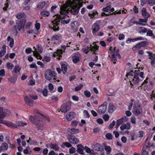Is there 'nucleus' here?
Here are the masks:
<instances>
[{
	"mask_svg": "<svg viewBox=\"0 0 155 155\" xmlns=\"http://www.w3.org/2000/svg\"><path fill=\"white\" fill-rule=\"evenodd\" d=\"M41 117L42 119H45L48 121H50V119L48 116H45L43 115L40 114L38 116H35L34 117L31 116H29V120L31 121L32 123L35 124L38 130H41L43 129L45 127L42 122L39 119L40 117Z\"/></svg>",
	"mask_w": 155,
	"mask_h": 155,
	"instance_id": "f03ea898",
	"label": "nucleus"
},
{
	"mask_svg": "<svg viewBox=\"0 0 155 155\" xmlns=\"http://www.w3.org/2000/svg\"><path fill=\"white\" fill-rule=\"evenodd\" d=\"M142 112V110L140 104L137 102H134L133 107V113L135 115H138Z\"/></svg>",
	"mask_w": 155,
	"mask_h": 155,
	"instance_id": "423d86ee",
	"label": "nucleus"
},
{
	"mask_svg": "<svg viewBox=\"0 0 155 155\" xmlns=\"http://www.w3.org/2000/svg\"><path fill=\"white\" fill-rule=\"evenodd\" d=\"M125 35L123 34H120L118 37V39L120 40H121L124 38Z\"/></svg>",
	"mask_w": 155,
	"mask_h": 155,
	"instance_id": "69168bd1",
	"label": "nucleus"
},
{
	"mask_svg": "<svg viewBox=\"0 0 155 155\" xmlns=\"http://www.w3.org/2000/svg\"><path fill=\"white\" fill-rule=\"evenodd\" d=\"M61 71L63 73L65 74L67 72V66L64 64H62L61 65Z\"/></svg>",
	"mask_w": 155,
	"mask_h": 155,
	"instance_id": "c85d7f7f",
	"label": "nucleus"
},
{
	"mask_svg": "<svg viewBox=\"0 0 155 155\" xmlns=\"http://www.w3.org/2000/svg\"><path fill=\"white\" fill-rule=\"evenodd\" d=\"M99 48V46H97L96 44L94 45V46H92L91 45L90 48L88 46L84 47L82 48V50L84 53L86 54L88 53V52L90 51L93 52V54H95V51L96 50H97Z\"/></svg>",
	"mask_w": 155,
	"mask_h": 155,
	"instance_id": "39448f33",
	"label": "nucleus"
},
{
	"mask_svg": "<svg viewBox=\"0 0 155 155\" xmlns=\"http://www.w3.org/2000/svg\"><path fill=\"white\" fill-rule=\"evenodd\" d=\"M43 61H45L46 62H49L50 60V57L48 56H45L44 58V59H43Z\"/></svg>",
	"mask_w": 155,
	"mask_h": 155,
	"instance_id": "13d9d810",
	"label": "nucleus"
},
{
	"mask_svg": "<svg viewBox=\"0 0 155 155\" xmlns=\"http://www.w3.org/2000/svg\"><path fill=\"white\" fill-rule=\"evenodd\" d=\"M141 14L143 16L144 18H148L150 15L149 13L147 12L146 9L145 8H143L141 10Z\"/></svg>",
	"mask_w": 155,
	"mask_h": 155,
	"instance_id": "6ab92c4d",
	"label": "nucleus"
},
{
	"mask_svg": "<svg viewBox=\"0 0 155 155\" xmlns=\"http://www.w3.org/2000/svg\"><path fill=\"white\" fill-rule=\"evenodd\" d=\"M83 113L84 116L86 118H89L90 117V114H89L88 111L87 110H84L83 111Z\"/></svg>",
	"mask_w": 155,
	"mask_h": 155,
	"instance_id": "37998d69",
	"label": "nucleus"
},
{
	"mask_svg": "<svg viewBox=\"0 0 155 155\" xmlns=\"http://www.w3.org/2000/svg\"><path fill=\"white\" fill-rule=\"evenodd\" d=\"M148 4L150 6H153L155 5V0H147Z\"/></svg>",
	"mask_w": 155,
	"mask_h": 155,
	"instance_id": "79ce46f5",
	"label": "nucleus"
},
{
	"mask_svg": "<svg viewBox=\"0 0 155 155\" xmlns=\"http://www.w3.org/2000/svg\"><path fill=\"white\" fill-rule=\"evenodd\" d=\"M84 95L86 97H90L91 96L90 92L87 91H85L84 92Z\"/></svg>",
	"mask_w": 155,
	"mask_h": 155,
	"instance_id": "6e6d98bb",
	"label": "nucleus"
},
{
	"mask_svg": "<svg viewBox=\"0 0 155 155\" xmlns=\"http://www.w3.org/2000/svg\"><path fill=\"white\" fill-rule=\"evenodd\" d=\"M10 114V110L7 109H4L0 115V118H2L6 116H8Z\"/></svg>",
	"mask_w": 155,
	"mask_h": 155,
	"instance_id": "2eb2a0df",
	"label": "nucleus"
},
{
	"mask_svg": "<svg viewBox=\"0 0 155 155\" xmlns=\"http://www.w3.org/2000/svg\"><path fill=\"white\" fill-rule=\"evenodd\" d=\"M45 2H42L39 4V5H37L36 9H39L42 8L45 5Z\"/></svg>",
	"mask_w": 155,
	"mask_h": 155,
	"instance_id": "2f4dec72",
	"label": "nucleus"
},
{
	"mask_svg": "<svg viewBox=\"0 0 155 155\" xmlns=\"http://www.w3.org/2000/svg\"><path fill=\"white\" fill-rule=\"evenodd\" d=\"M149 45L147 41H143L137 43L132 48L133 51H135L139 49H140L142 47H145Z\"/></svg>",
	"mask_w": 155,
	"mask_h": 155,
	"instance_id": "0eeeda50",
	"label": "nucleus"
},
{
	"mask_svg": "<svg viewBox=\"0 0 155 155\" xmlns=\"http://www.w3.org/2000/svg\"><path fill=\"white\" fill-rule=\"evenodd\" d=\"M128 118L126 116L122 117V118L119 119L117 121L116 127L118 128L119 126L123 123L126 122Z\"/></svg>",
	"mask_w": 155,
	"mask_h": 155,
	"instance_id": "f8f14e48",
	"label": "nucleus"
},
{
	"mask_svg": "<svg viewBox=\"0 0 155 155\" xmlns=\"http://www.w3.org/2000/svg\"><path fill=\"white\" fill-rule=\"evenodd\" d=\"M83 86V85L82 84H81L79 85L78 86H77L75 87V91H77L80 90L82 87Z\"/></svg>",
	"mask_w": 155,
	"mask_h": 155,
	"instance_id": "de8ad7c7",
	"label": "nucleus"
},
{
	"mask_svg": "<svg viewBox=\"0 0 155 155\" xmlns=\"http://www.w3.org/2000/svg\"><path fill=\"white\" fill-rule=\"evenodd\" d=\"M139 71H140L139 70L135 71L134 73V77H131L130 78V81L131 84L133 85L140 82Z\"/></svg>",
	"mask_w": 155,
	"mask_h": 155,
	"instance_id": "20e7f679",
	"label": "nucleus"
},
{
	"mask_svg": "<svg viewBox=\"0 0 155 155\" xmlns=\"http://www.w3.org/2000/svg\"><path fill=\"white\" fill-rule=\"evenodd\" d=\"M103 118L105 121H107L109 118V117L107 114H105L103 116Z\"/></svg>",
	"mask_w": 155,
	"mask_h": 155,
	"instance_id": "052dcab7",
	"label": "nucleus"
},
{
	"mask_svg": "<svg viewBox=\"0 0 155 155\" xmlns=\"http://www.w3.org/2000/svg\"><path fill=\"white\" fill-rule=\"evenodd\" d=\"M111 60L114 64H115L116 63L117 58L115 54H113L112 55V56L111 58Z\"/></svg>",
	"mask_w": 155,
	"mask_h": 155,
	"instance_id": "58836bf2",
	"label": "nucleus"
},
{
	"mask_svg": "<svg viewBox=\"0 0 155 155\" xmlns=\"http://www.w3.org/2000/svg\"><path fill=\"white\" fill-rule=\"evenodd\" d=\"M76 149L73 147H71L69 149V152L71 153H73L75 152Z\"/></svg>",
	"mask_w": 155,
	"mask_h": 155,
	"instance_id": "4d7b16f0",
	"label": "nucleus"
},
{
	"mask_svg": "<svg viewBox=\"0 0 155 155\" xmlns=\"http://www.w3.org/2000/svg\"><path fill=\"white\" fill-rule=\"evenodd\" d=\"M37 50L39 52L41 53L42 52L43 49L41 45H38L37 46Z\"/></svg>",
	"mask_w": 155,
	"mask_h": 155,
	"instance_id": "09e8293b",
	"label": "nucleus"
},
{
	"mask_svg": "<svg viewBox=\"0 0 155 155\" xmlns=\"http://www.w3.org/2000/svg\"><path fill=\"white\" fill-rule=\"evenodd\" d=\"M100 29L99 25L97 23H95L92 26V33L94 34L98 31Z\"/></svg>",
	"mask_w": 155,
	"mask_h": 155,
	"instance_id": "412c9836",
	"label": "nucleus"
},
{
	"mask_svg": "<svg viewBox=\"0 0 155 155\" xmlns=\"http://www.w3.org/2000/svg\"><path fill=\"white\" fill-rule=\"evenodd\" d=\"M143 132L142 131H140L139 132V134H138V136L140 138H142L143 136Z\"/></svg>",
	"mask_w": 155,
	"mask_h": 155,
	"instance_id": "338daca9",
	"label": "nucleus"
},
{
	"mask_svg": "<svg viewBox=\"0 0 155 155\" xmlns=\"http://www.w3.org/2000/svg\"><path fill=\"white\" fill-rule=\"evenodd\" d=\"M107 108V103L104 101L103 104L98 107L97 112L99 114L101 115L105 112Z\"/></svg>",
	"mask_w": 155,
	"mask_h": 155,
	"instance_id": "6e6552de",
	"label": "nucleus"
},
{
	"mask_svg": "<svg viewBox=\"0 0 155 155\" xmlns=\"http://www.w3.org/2000/svg\"><path fill=\"white\" fill-rule=\"evenodd\" d=\"M116 109L115 107L111 104H110L108 108V111L109 113H112Z\"/></svg>",
	"mask_w": 155,
	"mask_h": 155,
	"instance_id": "4be33fe9",
	"label": "nucleus"
},
{
	"mask_svg": "<svg viewBox=\"0 0 155 155\" xmlns=\"http://www.w3.org/2000/svg\"><path fill=\"white\" fill-rule=\"evenodd\" d=\"M48 88L49 90L51 91H52L53 90L54 87L53 85L51 83H49L48 84Z\"/></svg>",
	"mask_w": 155,
	"mask_h": 155,
	"instance_id": "0e129e2a",
	"label": "nucleus"
},
{
	"mask_svg": "<svg viewBox=\"0 0 155 155\" xmlns=\"http://www.w3.org/2000/svg\"><path fill=\"white\" fill-rule=\"evenodd\" d=\"M21 70V68L19 67V66H15V68L14 69V71H12V72H14L15 73H16L18 72H19Z\"/></svg>",
	"mask_w": 155,
	"mask_h": 155,
	"instance_id": "a19ab883",
	"label": "nucleus"
},
{
	"mask_svg": "<svg viewBox=\"0 0 155 155\" xmlns=\"http://www.w3.org/2000/svg\"><path fill=\"white\" fill-rule=\"evenodd\" d=\"M14 39L13 38H12L11 39V40H10L9 46L10 47L12 48L13 47L14 45Z\"/></svg>",
	"mask_w": 155,
	"mask_h": 155,
	"instance_id": "3c124183",
	"label": "nucleus"
},
{
	"mask_svg": "<svg viewBox=\"0 0 155 155\" xmlns=\"http://www.w3.org/2000/svg\"><path fill=\"white\" fill-rule=\"evenodd\" d=\"M40 14L43 16H48L50 15V13L48 11H43L41 12Z\"/></svg>",
	"mask_w": 155,
	"mask_h": 155,
	"instance_id": "72a5a7b5",
	"label": "nucleus"
},
{
	"mask_svg": "<svg viewBox=\"0 0 155 155\" xmlns=\"http://www.w3.org/2000/svg\"><path fill=\"white\" fill-rule=\"evenodd\" d=\"M82 1V0H74V1L73 2L72 5H71L70 6L67 11L66 10H61V14L67 15V12H69L72 15H77L79 12V9L83 5Z\"/></svg>",
	"mask_w": 155,
	"mask_h": 155,
	"instance_id": "f257e3e1",
	"label": "nucleus"
},
{
	"mask_svg": "<svg viewBox=\"0 0 155 155\" xmlns=\"http://www.w3.org/2000/svg\"><path fill=\"white\" fill-rule=\"evenodd\" d=\"M62 144L68 148L70 147L71 146V144L68 142L64 143Z\"/></svg>",
	"mask_w": 155,
	"mask_h": 155,
	"instance_id": "e2e57ef3",
	"label": "nucleus"
},
{
	"mask_svg": "<svg viewBox=\"0 0 155 155\" xmlns=\"http://www.w3.org/2000/svg\"><path fill=\"white\" fill-rule=\"evenodd\" d=\"M69 141L71 143L76 144L79 142V140L74 136H71L68 138Z\"/></svg>",
	"mask_w": 155,
	"mask_h": 155,
	"instance_id": "4468645a",
	"label": "nucleus"
},
{
	"mask_svg": "<svg viewBox=\"0 0 155 155\" xmlns=\"http://www.w3.org/2000/svg\"><path fill=\"white\" fill-rule=\"evenodd\" d=\"M131 127V125L129 123H127L126 124H123L120 127V128L121 130L124 129L129 130Z\"/></svg>",
	"mask_w": 155,
	"mask_h": 155,
	"instance_id": "aec40b11",
	"label": "nucleus"
},
{
	"mask_svg": "<svg viewBox=\"0 0 155 155\" xmlns=\"http://www.w3.org/2000/svg\"><path fill=\"white\" fill-rule=\"evenodd\" d=\"M76 115V114L74 112H70L68 113L66 116V118L68 121H70Z\"/></svg>",
	"mask_w": 155,
	"mask_h": 155,
	"instance_id": "dca6fc26",
	"label": "nucleus"
},
{
	"mask_svg": "<svg viewBox=\"0 0 155 155\" xmlns=\"http://www.w3.org/2000/svg\"><path fill=\"white\" fill-rule=\"evenodd\" d=\"M61 50H58L56 52H55L54 54L53 55L54 57L56 55H59L61 53Z\"/></svg>",
	"mask_w": 155,
	"mask_h": 155,
	"instance_id": "c03bdc74",
	"label": "nucleus"
},
{
	"mask_svg": "<svg viewBox=\"0 0 155 155\" xmlns=\"http://www.w3.org/2000/svg\"><path fill=\"white\" fill-rule=\"evenodd\" d=\"M67 16V15H58L57 16L59 20H60V19H64L65 18L66 16Z\"/></svg>",
	"mask_w": 155,
	"mask_h": 155,
	"instance_id": "a18cd8bd",
	"label": "nucleus"
},
{
	"mask_svg": "<svg viewBox=\"0 0 155 155\" xmlns=\"http://www.w3.org/2000/svg\"><path fill=\"white\" fill-rule=\"evenodd\" d=\"M26 22V20L24 19H22L20 21H17L16 22V27L17 29L19 31H21V29L24 30V26L25 22ZM14 29L15 31H16L17 34L18 33L16 26H14Z\"/></svg>",
	"mask_w": 155,
	"mask_h": 155,
	"instance_id": "7ed1b4c3",
	"label": "nucleus"
},
{
	"mask_svg": "<svg viewBox=\"0 0 155 155\" xmlns=\"http://www.w3.org/2000/svg\"><path fill=\"white\" fill-rule=\"evenodd\" d=\"M71 107V102L69 101L67 102L62 105L60 109L61 110L62 112L65 113L70 109Z\"/></svg>",
	"mask_w": 155,
	"mask_h": 155,
	"instance_id": "1a4fd4ad",
	"label": "nucleus"
},
{
	"mask_svg": "<svg viewBox=\"0 0 155 155\" xmlns=\"http://www.w3.org/2000/svg\"><path fill=\"white\" fill-rule=\"evenodd\" d=\"M37 98L38 97H24V100L25 103L27 105L32 106L33 104V99L36 100Z\"/></svg>",
	"mask_w": 155,
	"mask_h": 155,
	"instance_id": "9b49d317",
	"label": "nucleus"
},
{
	"mask_svg": "<svg viewBox=\"0 0 155 155\" xmlns=\"http://www.w3.org/2000/svg\"><path fill=\"white\" fill-rule=\"evenodd\" d=\"M3 123L9 127L12 128H16L18 127V125L16 124H15L6 121H4Z\"/></svg>",
	"mask_w": 155,
	"mask_h": 155,
	"instance_id": "f3484780",
	"label": "nucleus"
},
{
	"mask_svg": "<svg viewBox=\"0 0 155 155\" xmlns=\"http://www.w3.org/2000/svg\"><path fill=\"white\" fill-rule=\"evenodd\" d=\"M31 151L30 150V148L27 147L23 150V153L25 154H30L31 153Z\"/></svg>",
	"mask_w": 155,
	"mask_h": 155,
	"instance_id": "f704fd0d",
	"label": "nucleus"
},
{
	"mask_svg": "<svg viewBox=\"0 0 155 155\" xmlns=\"http://www.w3.org/2000/svg\"><path fill=\"white\" fill-rule=\"evenodd\" d=\"M49 146L51 149H53L55 151L58 150L59 149V147L56 144L50 143Z\"/></svg>",
	"mask_w": 155,
	"mask_h": 155,
	"instance_id": "b1692460",
	"label": "nucleus"
},
{
	"mask_svg": "<svg viewBox=\"0 0 155 155\" xmlns=\"http://www.w3.org/2000/svg\"><path fill=\"white\" fill-rule=\"evenodd\" d=\"M70 131V133L72 134H76L78 133L79 132V130L78 129H75L73 128H72L70 129V130H69Z\"/></svg>",
	"mask_w": 155,
	"mask_h": 155,
	"instance_id": "c9c22d12",
	"label": "nucleus"
},
{
	"mask_svg": "<svg viewBox=\"0 0 155 155\" xmlns=\"http://www.w3.org/2000/svg\"><path fill=\"white\" fill-rule=\"evenodd\" d=\"M111 8V6L110 5H109L107 6V7L104 8L102 9V10L103 11L105 12H108L109 11H110V8Z\"/></svg>",
	"mask_w": 155,
	"mask_h": 155,
	"instance_id": "ea45409f",
	"label": "nucleus"
},
{
	"mask_svg": "<svg viewBox=\"0 0 155 155\" xmlns=\"http://www.w3.org/2000/svg\"><path fill=\"white\" fill-rule=\"evenodd\" d=\"M136 118L133 116H132L130 118V122L131 123L135 124L136 123Z\"/></svg>",
	"mask_w": 155,
	"mask_h": 155,
	"instance_id": "603ef678",
	"label": "nucleus"
},
{
	"mask_svg": "<svg viewBox=\"0 0 155 155\" xmlns=\"http://www.w3.org/2000/svg\"><path fill=\"white\" fill-rule=\"evenodd\" d=\"M139 31V33H145L147 31V29L145 27H139L138 28Z\"/></svg>",
	"mask_w": 155,
	"mask_h": 155,
	"instance_id": "393cba45",
	"label": "nucleus"
},
{
	"mask_svg": "<svg viewBox=\"0 0 155 155\" xmlns=\"http://www.w3.org/2000/svg\"><path fill=\"white\" fill-rule=\"evenodd\" d=\"M7 66L8 69L10 70H12L14 66L13 64L9 62H8L7 63Z\"/></svg>",
	"mask_w": 155,
	"mask_h": 155,
	"instance_id": "4c0bfd02",
	"label": "nucleus"
},
{
	"mask_svg": "<svg viewBox=\"0 0 155 155\" xmlns=\"http://www.w3.org/2000/svg\"><path fill=\"white\" fill-rule=\"evenodd\" d=\"M148 151L143 150V148L142 149V151L141 153V155H148Z\"/></svg>",
	"mask_w": 155,
	"mask_h": 155,
	"instance_id": "774afa93",
	"label": "nucleus"
},
{
	"mask_svg": "<svg viewBox=\"0 0 155 155\" xmlns=\"http://www.w3.org/2000/svg\"><path fill=\"white\" fill-rule=\"evenodd\" d=\"M147 31V36H152L153 38H155V36L153 35L152 31L149 30Z\"/></svg>",
	"mask_w": 155,
	"mask_h": 155,
	"instance_id": "e433bc0d",
	"label": "nucleus"
},
{
	"mask_svg": "<svg viewBox=\"0 0 155 155\" xmlns=\"http://www.w3.org/2000/svg\"><path fill=\"white\" fill-rule=\"evenodd\" d=\"M106 138L109 140H111L112 138V135L110 133H107L106 135Z\"/></svg>",
	"mask_w": 155,
	"mask_h": 155,
	"instance_id": "864d4df0",
	"label": "nucleus"
},
{
	"mask_svg": "<svg viewBox=\"0 0 155 155\" xmlns=\"http://www.w3.org/2000/svg\"><path fill=\"white\" fill-rule=\"evenodd\" d=\"M146 52L148 54L149 58L151 59V60L155 61V54L149 51H147Z\"/></svg>",
	"mask_w": 155,
	"mask_h": 155,
	"instance_id": "a878e982",
	"label": "nucleus"
},
{
	"mask_svg": "<svg viewBox=\"0 0 155 155\" xmlns=\"http://www.w3.org/2000/svg\"><path fill=\"white\" fill-rule=\"evenodd\" d=\"M17 125L18 126H24L26 125L27 124L25 122H23L21 121H18L16 122Z\"/></svg>",
	"mask_w": 155,
	"mask_h": 155,
	"instance_id": "473e14b6",
	"label": "nucleus"
},
{
	"mask_svg": "<svg viewBox=\"0 0 155 155\" xmlns=\"http://www.w3.org/2000/svg\"><path fill=\"white\" fill-rule=\"evenodd\" d=\"M95 147H96L95 150L97 151H100L101 149V145L99 143H96L95 145Z\"/></svg>",
	"mask_w": 155,
	"mask_h": 155,
	"instance_id": "49530a36",
	"label": "nucleus"
},
{
	"mask_svg": "<svg viewBox=\"0 0 155 155\" xmlns=\"http://www.w3.org/2000/svg\"><path fill=\"white\" fill-rule=\"evenodd\" d=\"M51 70L50 69H47L45 72V76L46 79L48 80H51L53 78L55 77V75H54Z\"/></svg>",
	"mask_w": 155,
	"mask_h": 155,
	"instance_id": "9d476101",
	"label": "nucleus"
},
{
	"mask_svg": "<svg viewBox=\"0 0 155 155\" xmlns=\"http://www.w3.org/2000/svg\"><path fill=\"white\" fill-rule=\"evenodd\" d=\"M60 21V20L58 21H54L53 22L52 25H53L52 28L53 29L54 31H58L59 30V27L58 26L59 25V22Z\"/></svg>",
	"mask_w": 155,
	"mask_h": 155,
	"instance_id": "a211bd4d",
	"label": "nucleus"
},
{
	"mask_svg": "<svg viewBox=\"0 0 155 155\" xmlns=\"http://www.w3.org/2000/svg\"><path fill=\"white\" fill-rule=\"evenodd\" d=\"M104 149L106 151V154H109L111 151V148L110 146H104Z\"/></svg>",
	"mask_w": 155,
	"mask_h": 155,
	"instance_id": "c756f323",
	"label": "nucleus"
},
{
	"mask_svg": "<svg viewBox=\"0 0 155 155\" xmlns=\"http://www.w3.org/2000/svg\"><path fill=\"white\" fill-rule=\"evenodd\" d=\"M71 29L74 32H76L78 30V22L77 21H74L71 23Z\"/></svg>",
	"mask_w": 155,
	"mask_h": 155,
	"instance_id": "ddd939ff",
	"label": "nucleus"
},
{
	"mask_svg": "<svg viewBox=\"0 0 155 155\" xmlns=\"http://www.w3.org/2000/svg\"><path fill=\"white\" fill-rule=\"evenodd\" d=\"M8 147L7 143H3L1 145V150L3 151L6 150H7Z\"/></svg>",
	"mask_w": 155,
	"mask_h": 155,
	"instance_id": "cd10ccee",
	"label": "nucleus"
},
{
	"mask_svg": "<svg viewBox=\"0 0 155 155\" xmlns=\"http://www.w3.org/2000/svg\"><path fill=\"white\" fill-rule=\"evenodd\" d=\"M73 61L74 63H77L78 62L79 60V57L77 56H74L73 57Z\"/></svg>",
	"mask_w": 155,
	"mask_h": 155,
	"instance_id": "8fccbe9b",
	"label": "nucleus"
},
{
	"mask_svg": "<svg viewBox=\"0 0 155 155\" xmlns=\"http://www.w3.org/2000/svg\"><path fill=\"white\" fill-rule=\"evenodd\" d=\"M130 40V42H134L136 41H140V40H144V38L142 37H137L135 38H129Z\"/></svg>",
	"mask_w": 155,
	"mask_h": 155,
	"instance_id": "7c9ffc66",
	"label": "nucleus"
},
{
	"mask_svg": "<svg viewBox=\"0 0 155 155\" xmlns=\"http://www.w3.org/2000/svg\"><path fill=\"white\" fill-rule=\"evenodd\" d=\"M70 21V19H68L67 20H63L61 21V23L63 24H68Z\"/></svg>",
	"mask_w": 155,
	"mask_h": 155,
	"instance_id": "bf43d9fd",
	"label": "nucleus"
},
{
	"mask_svg": "<svg viewBox=\"0 0 155 155\" xmlns=\"http://www.w3.org/2000/svg\"><path fill=\"white\" fill-rule=\"evenodd\" d=\"M42 93L44 96H46L48 94L47 90L46 89H44L42 92Z\"/></svg>",
	"mask_w": 155,
	"mask_h": 155,
	"instance_id": "680f3d73",
	"label": "nucleus"
},
{
	"mask_svg": "<svg viewBox=\"0 0 155 155\" xmlns=\"http://www.w3.org/2000/svg\"><path fill=\"white\" fill-rule=\"evenodd\" d=\"M115 121L113 120L112 122L110 124L109 126V128L110 129H112L114 126L115 125Z\"/></svg>",
	"mask_w": 155,
	"mask_h": 155,
	"instance_id": "5fc2aeb1",
	"label": "nucleus"
},
{
	"mask_svg": "<svg viewBox=\"0 0 155 155\" xmlns=\"http://www.w3.org/2000/svg\"><path fill=\"white\" fill-rule=\"evenodd\" d=\"M6 52V46L4 45L2 47V48L0 51V57L4 55Z\"/></svg>",
	"mask_w": 155,
	"mask_h": 155,
	"instance_id": "bb28decb",
	"label": "nucleus"
},
{
	"mask_svg": "<svg viewBox=\"0 0 155 155\" xmlns=\"http://www.w3.org/2000/svg\"><path fill=\"white\" fill-rule=\"evenodd\" d=\"M16 17L18 19H25V18H26V14L23 12H20L18 13Z\"/></svg>",
	"mask_w": 155,
	"mask_h": 155,
	"instance_id": "5701e85b",
	"label": "nucleus"
}]
</instances>
